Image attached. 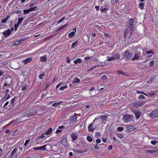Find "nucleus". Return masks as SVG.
<instances>
[{"mask_svg": "<svg viewBox=\"0 0 158 158\" xmlns=\"http://www.w3.org/2000/svg\"><path fill=\"white\" fill-rule=\"evenodd\" d=\"M138 98L139 99H144L145 98V97L143 95H140L138 96Z\"/></svg>", "mask_w": 158, "mask_h": 158, "instance_id": "nucleus-42", "label": "nucleus"}, {"mask_svg": "<svg viewBox=\"0 0 158 158\" xmlns=\"http://www.w3.org/2000/svg\"><path fill=\"white\" fill-rule=\"evenodd\" d=\"M46 134H45V133H43L40 136V137L41 138H43L45 137V135Z\"/></svg>", "mask_w": 158, "mask_h": 158, "instance_id": "nucleus-58", "label": "nucleus"}, {"mask_svg": "<svg viewBox=\"0 0 158 158\" xmlns=\"http://www.w3.org/2000/svg\"><path fill=\"white\" fill-rule=\"evenodd\" d=\"M45 76V73L44 72L42 74H40L39 76V78L40 79H42L43 77Z\"/></svg>", "mask_w": 158, "mask_h": 158, "instance_id": "nucleus-36", "label": "nucleus"}, {"mask_svg": "<svg viewBox=\"0 0 158 158\" xmlns=\"http://www.w3.org/2000/svg\"><path fill=\"white\" fill-rule=\"evenodd\" d=\"M77 118V117L73 115L71 117V119L73 121L76 120Z\"/></svg>", "mask_w": 158, "mask_h": 158, "instance_id": "nucleus-45", "label": "nucleus"}, {"mask_svg": "<svg viewBox=\"0 0 158 158\" xmlns=\"http://www.w3.org/2000/svg\"><path fill=\"white\" fill-rule=\"evenodd\" d=\"M32 59V57H29L24 60L23 62L24 63V64H26L31 62Z\"/></svg>", "mask_w": 158, "mask_h": 158, "instance_id": "nucleus-9", "label": "nucleus"}, {"mask_svg": "<svg viewBox=\"0 0 158 158\" xmlns=\"http://www.w3.org/2000/svg\"><path fill=\"white\" fill-rule=\"evenodd\" d=\"M149 116L152 118H155L158 117V108L156 109L151 112L149 114Z\"/></svg>", "mask_w": 158, "mask_h": 158, "instance_id": "nucleus-4", "label": "nucleus"}, {"mask_svg": "<svg viewBox=\"0 0 158 158\" xmlns=\"http://www.w3.org/2000/svg\"><path fill=\"white\" fill-rule=\"evenodd\" d=\"M114 60V56H112L109 57L108 56L107 57V61H111L112 60Z\"/></svg>", "mask_w": 158, "mask_h": 158, "instance_id": "nucleus-31", "label": "nucleus"}, {"mask_svg": "<svg viewBox=\"0 0 158 158\" xmlns=\"http://www.w3.org/2000/svg\"><path fill=\"white\" fill-rule=\"evenodd\" d=\"M154 61L153 60L151 61L149 64L150 66H152L154 65Z\"/></svg>", "mask_w": 158, "mask_h": 158, "instance_id": "nucleus-62", "label": "nucleus"}, {"mask_svg": "<svg viewBox=\"0 0 158 158\" xmlns=\"http://www.w3.org/2000/svg\"><path fill=\"white\" fill-rule=\"evenodd\" d=\"M101 142V140L100 139H98L96 140V143H100Z\"/></svg>", "mask_w": 158, "mask_h": 158, "instance_id": "nucleus-64", "label": "nucleus"}, {"mask_svg": "<svg viewBox=\"0 0 158 158\" xmlns=\"http://www.w3.org/2000/svg\"><path fill=\"white\" fill-rule=\"evenodd\" d=\"M46 146V145H45L41 147H38V150H44L45 149V147Z\"/></svg>", "mask_w": 158, "mask_h": 158, "instance_id": "nucleus-39", "label": "nucleus"}, {"mask_svg": "<svg viewBox=\"0 0 158 158\" xmlns=\"http://www.w3.org/2000/svg\"><path fill=\"white\" fill-rule=\"evenodd\" d=\"M117 130L118 131L121 132L123 130V128L122 127H119L117 128Z\"/></svg>", "mask_w": 158, "mask_h": 158, "instance_id": "nucleus-44", "label": "nucleus"}, {"mask_svg": "<svg viewBox=\"0 0 158 158\" xmlns=\"http://www.w3.org/2000/svg\"><path fill=\"white\" fill-rule=\"evenodd\" d=\"M62 103V101H60L58 102H56L54 103H53L52 105V106L54 107H56L58 105H59L60 104H61Z\"/></svg>", "mask_w": 158, "mask_h": 158, "instance_id": "nucleus-28", "label": "nucleus"}, {"mask_svg": "<svg viewBox=\"0 0 158 158\" xmlns=\"http://www.w3.org/2000/svg\"><path fill=\"white\" fill-rule=\"evenodd\" d=\"M75 34V33L74 32L72 31L69 34L68 36L69 38H71L74 36Z\"/></svg>", "mask_w": 158, "mask_h": 158, "instance_id": "nucleus-30", "label": "nucleus"}, {"mask_svg": "<svg viewBox=\"0 0 158 158\" xmlns=\"http://www.w3.org/2000/svg\"><path fill=\"white\" fill-rule=\"evenodd\" d=\"M23 12V14L24 15H26L29 13L30 12H31V11H30V9H29L28 10H24Z\"/></svg>", "mask_w": 158, "mask_h": 158, "instance_id": "nucleus-32", "label": "nucleus"}, {"mask_svg": "<svg viewBox=\"0 0 158 158\" xmlns=\"http://www.w3.org/2000/svg\"><path fill=\"white\" fill-rule=\"evenodd\" d=\"M139 55L138 54H135V55L132 58L131 60H137L139 59Z\"/></svg>", "mask_w": 158, "mask_h": 158, "instance_id": "nucleus-23", "label": "nucleus"}, {"mask_svg": "<svg viewBox=\"0 0 158 158\" xmlns=\"http://www.w3.org/2000/svg\"><path fill=\"white\" fill-rule=\"evenodd\" d=\"M147 152H149L151 153H152L154 152H156V151L155 150H147Z\"/></svg>", "mask_w": 158, "mask_h": 158, "instance_id": "nucleus-56", "label": "nucleus"}, {"mask_svg": "<svg viewBox=\"0 0 158 158\" xmlns=\"http://www.w3.org/2000/svg\"><path fill=\"white\" fill-rule=\"evenodd\" d=\"M96 119V118L88 126V130L89 131L93 132L96 128L95 127H93V125L94 124V121Z\"/></svg>", "mask_w": 158, "mask_h": 158, "instance_id": "nucleus-5", "label": "nucleus"}, {"mask_svg": "<svg viewBox=\"0 0 158 158\" xmlns=\"http://www.w3.org/2000/svg\"><path fill=\"white\" fill-rule=\"evenodd\" d=\"M145 52L147 54L150 53L153 54H154L152 50H150L149 51H147Z\"/></svg>", "mask_w": 158, "mask_h": 158, "instance_id": "nucleus-47", "label": "nucleus"}, {"mask_svg": "<svg viewBox=\"0 0 158 158\" xmlns=\"http://www.w3.org/2000/svg\"><path fill=\"white\" fill-rule=\"evenodd\" d=\"M86 139L89 142H91L92 141V138L89 136H88L86 137Z\"/></svg>", "mask_w": 158, "mask_h": 158, "instance_id": "nucleus-35", "label": "nucleus"}, {"mask_svg": "<svg viewBox=\"0 0 158 158\" xmlns=\"http://www.w3.org/2000/svg\"><path fill=\"white\" fill-rule=\"evenodd\" d=\"M67 143V140L66 137H64L60 140V143L62 145H65V144Z\"/></svg>", "mask_w": 158, "mask_h": 158, "instance_id": "nucleus-10", "label": "nucleus"}, {"mask_svg": "<svg viewBox=\"0 0 158 158\" xmlns=\"http://www.w3.org/2000/svg\"><path fill=\"white\" fill-rule=\"evenodd\" d=\"M71 136L73 140H76L78 138V135L76 132H73L71 134Z\"/></svg>", "mask_w": 158, "mask_h": 158, "instance_id": "nucleus-8", "label": "nucleus"}, {"mask_svg": "<svg viewBox=\"0 0 158 158\" xmlns=\"http://www.w3.org/2000/svg\"><path fill=\"white\" fill-rule=\"evenodd\" d=\"M78 42V40H77L74 43H73L71 45V48H73L74 47H76L77 46Z\"/></svg>", "mask_w": 158, "mask_h": 158, "instance_id": "nucleus-25", "label": "nucleus"}, {"mask_svg": "<svg viewBox=\"0 0 158 158\" xmlns=\"http://www.w3.org/2000/svg\"><path fill=\"white\" fill-rule=\"evenodd\" d=\"M47 57L46 56H41L40 57V61L41 62H45L47 61Z\"/></svg>", "mask_w": 158, "mask_h": 158, "instance_id": "nucleus-20", "label": "nucleus"}, {"mask_svg": "<svg viewBox=\"0 0 158 158\" xmlns=\"http://www.w3.org/2000/svg\"><path fill=\"white\" fill-rule=\"evenodd\" d=\"M108 10V9L107 8H104L100 9L102 13L106 12Z\"/></svg>", "mask_w": 158, "mask_h": 158, "instance_id": "nucleus-37", "label": "nucleus"}, {"mask_svg": "<svg viewBox=\"0 0 158 158\" xmlns=\"http://www.w3.org/2000/svg\"><path fill=\"white\" fill-rule=\"evenodd\" d=\"M117 137L120 139L122 138L123 137V136L121 134L119 133L117 135Z\"/></svg>", "mask_w": 158, "mask_h": 158, "instance_id": "nucleus-52", "label": "nucleus"}, {"mask_svg": "<svg viewBox=\"0 0 158 158\" xmlns=\"http://www.w3.org/2000/svg\"><path fill=\"white\" fill-rule=\"evenodd\" d=\"M9 16H7L6 18L2 19L1 21V22L2 23H6L9 19Z\"/></svg>", "mask_w": 158, "mask_h": 158, "instance_id": "nucleus-27", "label": "nucleus"}, {"mask_svg": "<svg viewBox=\"0 0 158 158\" xmlns=\"http://www.w3.org/2000/svg\"><path fill=\"white\" fill-rule=\"evenodd\" d=\"M17 150V148H15L13 151H12L11 153V154L12 156H13L15 153L16 152Z\"/></svg>", "mask_w": 158, "mask_h": 158, "instance_id": "nucleus-33", "label": "nucleus"}, {"mask_svg": "<svg viewBox=\"0 0 158 158\" xmlns=\"http://www.w3.org/2000/svg\"><path fill=\"white\" fill-rule=\"evenodd\" d=\"M80 82V80L78 78H74L72 82V84H73L75 83H78Z\"/></svg>", "mask_w": 158, "mask_h": 158, "instance_id": "nucleus-19", "label": "nucleus"}, {"mask_svg": "<svg viewBox=\"0 0 158 158\" xmlns=\"http://www.w3.org/2000/svg\"><path fill=\"white\" fill-rule=\"evenodd\" d=\"M64 128V126H59L57 129L56 133H58L61 132L63 131V129Z\"/></svg>", "mask_w": 158, "mask_h": 158, "instance_id": "nucleus-13", "label": "nucleus"}, {"mask_svg": "<svg viewBox=\"0 0 158 158\" xmlns=\"http://www.w3.org/2000/svg\"><path fill=\"white\" fill-rule=\"evenodd\" d=\"M155 94V93L154 92V91H151L150 92H149V96H154Z\"/></svg>", "mask_w": 158, "mask_h": 158, "instance_id": "nucleus-46", "label": "nucleus"}, {"mask_svg": "<svg viewBox=\"0 0 158 158\" xmlns=\"http://www.w3.org/2000/svg\"><path fill=\"white\" fill-rule=\"evenodd\" d=\"M134 129V127L133 126H130L127 128V131L130 132L132 131Z\"/></svg>", "mask_w": 158, "mask_h": 158, "instance_id": "nucleus-16", "label": "nucleus"}, {"mask_svg": "<svg viewBox=\"0 0 158 158\" xmlns=\"http://www.w3.org/2000/svg\"><path fill=\"white\" fill-rule=\"evenodd\" d=\"M67 24H65V25H64L62 27L59 28L57 30L58 31H59L60 30H61L62 29L64 28V27H66L67 26Z\"/></svg>", "mask_w": 158, "mask_h": 158, "instance_id": "nucleus-53", "label": "nucleus"}, {"mask_svg": "<svg viewBox=\"0 0 158 158\" xmlns=\"http://www.w3.org/2000/svg\"><path fill=\"white\" fill-rule=\"evenodd\" d=\"M70 62V58L68 56L66 57V62L67 63H69Z\"/></svg>", "mask_w": 158, "mask_h": 158, "instance_id": "nucleus-57", "label": "nucleus"}, {"mask_svg": "<svg viewBox=\"0 0 158 158\" xmlns=\"http://www.w3.org/2000/svg\"><path fill=\"white\" fill-rule=\"evenodd\" d=\"M29 141L30 140H26L24 144V146H25V147H26L27 146Z\"/></svg>", "mask_w": 158, "mask_h": 158, "instance_id": "nucleus-50", "label": "nucleus"}, {"mask_svg": "<svg viewBox=\"0 0 158 158\" xmlns=\"http://www.w3.org/2000/svg\"><path fill=\"white\" fill-rule=\"evenodd\" d=\"M37 6H35L33 7L30 8L31 11H32L34 10H37Z\"/></svg>", "mask_w": 158, "mask_h": 158, "instance_id": "nucleus-41", "label": "nucleus"}, {"mask_svg": "<svg viewBox=\"0 0 158 158\" xmlns=\"http://www.w3.org/2000/svg\"><path fill=\"white\" fill-rule=\"evenodd\" d=\"M137 102V107L143 106L146 103V102L142 101H139Z\"/></svg>", "mask_w": 158, "mask_h": 158, "instance_id": "nucleus-12", "label": "nucleus"}, {"mask_svg": "<svg viewBox=\"0 0 158 158\" xmlns=\"http://www.w3.org/2000/svg\"><path fill=\"white\" fill-rule=\"evenodd\" d=\"M101 79L102 80H104L105 79H107V77L106 75H103L102 77H101Z\"/></svg>", "mask_w": 158, "mask_h": 158, "instance_id": "nucleus-54", "label": "nucleus"}, {"mask_svg": "<svg viewBox=\"0 0 158 158\" xmlns=\"http://www.w3.org/2000/svg\"><path fill=\"white\" fill-rule=\"evenodd\" d=\"M100 118L102 121H106L107 119V116L106 115H101Z\"/></svg>", "mask_w": 158, "mask_h": 158, "instance_id": "nucleus-17", "label": "nucleus"}, {"mask_svg": "<svg viewBox=\"0 0 158 158\" xmlns=\"http://www.w3.org/2000/svg\"><path fill=\"white\" fill-rule=\"evenodd\" d=\"M24 18H23V17H22L20 18H19V19H18V21L20 23H21V22L24 19Z\"/></svg>", "mask_w": 158, "mask_h": 158, "instance_id": "nucleus-61", "label": "nucleus"}, {"mask_svg": "<svg viewBox=\"0 0 158 158\" xmlns=\"http://www.w3.org/2000/svg\"><path fill=\"white\" fill-rule=\"evenodd\" d=\"M154 79V78L153 77H152L149 79V80L147 82L149 83H151Z\"/></svg>", "mask_w": 158, "mask_h": 158, "instance_id": "nucleus-49", "label": "nucleus"}, {"mask_svg": "<svg viewBox=\"0 0 158 158\" xmlns=\"http://www.w3.org/2000/svg\"><path fill=\"white\" fill-rule=\"evenodd\" d=\"M132 57V53L128 50L126 51L124 53L123 58L126 60L128 61L131 59Z\"/></svg>", "mask_w": 158, "mask_h": 158, "instance_id": "nucleus-2", "label": "nucleus"}, {"mask_svg": "<svg viewBox=\"0 0 158 158\" xmlns=\"http://www.w3.org/2000/svg\"><path fill=\"white\" fill-rule=\"evenodd\" d=\"M12 78L10 77L6 78V82L8 84V85H10L12 83Z\"/></svg>", "mask_w": 158, "mask_h": 158, "instance_id": "nucleus-15", "label": "nucleus"}, {"mask_svg": "<svg viewBox=\"0 0 158 158\" xmlns=\"http://www.w3.org/2000/svg\"><path fill=\"white\" fill-rule=\"evenodd\" d=\"M151 143L152 144L155 145L157 143V141L155 140H152L151 141Z\"/></svg>", "mask_w": 158, "mask_h": 158, "instance_id": "nucleus-59", "label": "nucleus"}, {"mask_svg": "<svg viewBox=\"0 0 158 158\" xmlns=\"http://www.w3.org/2000/svg\"><path fill=\"white\" fill-rule=\"evenodd\" d=\"M134 21L135 20L134 19L131 18L127 22L128 24V27L130 28L133 27Z\"/></svg>", "mask_w": 158, "mask_h": 158, "instance_id": "nucleus-6", "label": "nucleus"}, {"mask_svg": "<svg viewBox=\"0 0 158 158\" xmlns=\"http://www.w3.org/2000/svg\"><path fill=\"white\" fill-rule=\"evenodd\" d=\"M144 7V4L143 3H140L139 5V7L141 10L143 9Z\"/></svg>", "mask_w": 158, "mask_h": 158, "instance_id": "nucleus-29", "label": "nucleus"}, {"mask_svg": "<svg viewBox=\"0 0 158 158\" xmlns=\"http://www.w3.org/2000/svg\"><path fill=\"white\" fill-rule=\"evenodd\" d=\"M52 131V128H50L47 131L45 132V134L46 135H49L51 133Z\"/></svg>", "mask_w": 158, "mask_h": 158, "instance_id": "nucleus-22", "label": "nucleus"}, {"mask_svg": "<svg viewBox=\"0 0 158 158\" xmlns=\"http://www.w3.org/2000/svg\"><path fill=\"white\" fill-rule=\"evenodd\" d=\"M27 37H25L23 38L22 39H20V40H19V41L20 43L21 44V43L23 42V41H24L25 40H27Z\"/></svg>", "mask_w": 158, "mask_h": 158, "instance_id": "nucleus-38", "label": "nucleus"}, {"mask_svg": "<svg viewBox=\"0 0 158 158\" xmlns=\"http://www.w3.org/2000/svg\"><path fill=\"white\" fill-rule=\"evenodd\" d=\"M10 98V96L9 94H6L2 99V102H4L8 99Z\"/></svg>", "mask_w": 158, "mask_h": 158, "instance_id": "nucleus-14", "label": "nucleus"}, {"mask_svg": "<svg viewBox=\"0 0 158 158\" xmlns=\"http://www.w3.org/2000/svg\"><path fill=\"white\" fill-rule=\"evenodd\" d=\"M134 118L135 117L133 115L127 114H124L122 117L123 120L125 123L131 122Z\"/></svg>", "mask_w": 158, "mask_h": 158, "instance_id": "nucleus-1", "label": "nucleus"}, {"mask_svg": "<svg viewBox=\"0 0 158 158\" xmlns=\"http://www.w3.org/2000/svg\"><path fill=\"white\" fill-rule=\"evenodd\" d=\"M129 29L128 30L129 34L130 36H131L132 33L134 31V29L133 27L130 28L129 27Z\"/></svg>", "mask_w": 158, "mask_h": 158, "instance_id": "nucleus-21", "label": "nucleus"}, {"mask_svg": "<svg viewBox=\"0 0 158 158\" xmlns=\"http://www.w3.org/2000/svg\"><path fill=\"white\" fill-rule=\"evenodd\" d=\"M101 135V132H96L95 133V137L96 138H98L100 137Z\"/></svg>", "mask_w": 158, "mask_h": 158, "instance_id": "nucleus-26", "label": "nucleus"}, {"mask_svg": "<svg viewBox=\"0 0 158 158\" xmlns=\"http://www.w3.org/2000/svg\"><path fill=\"white\" fill-rule=\"evenodd\" d=\"M67 88V87L66 85H65L64 86H61L60 88V89L61 90H64L65 89H66Z\"/></svg>", "mask_w": 158, "mask_h": 158, "instance_id": "nucleus-43", "label": "nucleus"}, {"mask_svg": "<svg viewBox=\"0 0 158 158\" xmlns=\"http://www.w3.org/2000/svg\"><path fill=\"white\" fill-rule=\"evenodd\" d=\"M120 55L119 54L116 53L115 55V57H114V59L118 60L120 59Z\"/></svg>", "mask_w": 158, "mask_h": 158, "instance_id": "nucleus-34", "label": "nucleus"}, {"mask_svg": "<svg viewBox=\"0 0 158 158\" xmlns=\"http://www.w3.org/2000/svg\"><path fill=\"white\" fill-rule=\"evenodd\" d=\"M3 34L4 36L6 37L9 35L11 34V31L10 29H8L5 32H3Z\"/></svg>", "mask_w": 158, "mask_h": 158, "instance_id": "nucleus-11", "label": "nucleus"}, {"mask_svg": "<svg viewBox=\"0 0 158 158\" xmlns=\"http://www.w3.org/2000/svg\"><path fill=\"white\" fill-rule=\"evenodd\" d=\"M137 102H134L131 103V105L134 107H137Z\"/></svg>", "mask_w": 158, "mask_h": 158, "instance_id": "nucleus-51", "label": "nucleus"}, {"mask_svg": "<svg viewBox=\"0 0 158 158\" xmlns=\"http://www.w3.org/2000/svg\"><path fill=\"white\" fill-rule=\"evenodd\" d=\"M16 98V97H15L14 98H12L10 101V105H11V106H13V105H14V103L15 101V98Z\"/></svg>", "mask_w": 158, "mask_h": 158, "instance_id": "nucleus-18", "label": "nucleus"}, {"mask_svg": "<svg viewBox=\"0 0 158 158\" xmlns=\"http://www.w3.org/2000/svg\"><path fill=\"white\" fill-rule=\"evenodd\" d=\"M64 18H65V16H64L63 17H62V18H61L59 20V21H58V23H60L64 19Z\"/></svg>", "mask_w": 158, "mask_h": 158, "instance_id": "nucleus-55", "label": "nucleus"}, {"mask_svg": "<svg viewBox=\"0 0 158 158\" xmlns=\"http://www.w3.org/2000/svg\"><path fill=\"white\" fill-rule=\"evenodd\" d=\"M133 113L134 114L135 118L137 119H139L140 117L141 112L138 110H133Z\"/></svg>", "mask_w": 158, "mask_h": 158, "instance_id": "nucleus-7", "label": "nucleus"}, {"mask_svg": "<svg viewBox=\"0 0 158 158\" xmlns=\"http://www.w3.org/2000/svg\"><path fill=\"white\" fill-rule=\"evenodd\" d=\"M37 113L36 110H31L25 112L24 115L26 117H29L35 115Z\"/></svg>", "mask_w": 158, "mask_h": 158, "instance_id": "nucleus-3", "label": "nucleus"}, {"mask_svg": "<svg viewBox=\"0 0 158 158\" xmlns=\"http://www.w3.org/2000/svg\"><path fill=\"white\" fill-rule=\"evenodd\" d=\"M9 101H7V102H6L3 107V108H5V109L7 107H6V106L9 104Z\"/></svg>", "mask_w": 158, "mask_h": 158, "instance_id": "nucleus-48", "label": "nucleus"}, {"mask_svg": "<svg viewBox=\"0 0 158 158\" xmlns=\"http://www.w3.org/2000/svg\"><path fill=\"white\" fill-rule=\"evenodd\" d=\"M81 60L80 58H77L74 61V63L75 64H77L78 63H81Z\"/></svg>", "mask_w": 158, "mask_h": 158, "instance_id": "nucleus-24", "label": "nucleus"}, {"mask_svg": "<svg viewBox=\"0 0 158 158\" xmlns=\"http://www.w3.org/2000/svg\"><path fill=\"white\" fill-rule=\"evenodd\" d=\"M20 43L19 41V40L18 41H15V42L13 44V45L14 46H17L19 44H20Z\"/></svg>", "mask_w": 158, "mask_h": 158, "instance_id": "nucleus-40", "label": "nucleus"}, {"mask_svg": "<svg viewBox=\"0 0 158 158\" xmlns=\"http://www.w3.org/2000/svg\"><path fill=\"white\" fill-rule=\"evenodd\" d=\"M27 87L26 85L23 86L22 87L21 90H25L26 89Z\"/></svg>", "mask_w": 158, "mask_h": 158, "instance_id": "nucleus-63", "label": "nucleus"}, {"mask_svg": "<svg viewBox=\"0 0 158 158\" xmlns=\"http://www.w3.org/2000/svg\"><path fill=\"white\" fill-rule=\"evenodd\" d=\"M136 92L138 94H145V93H144V92L142 91H137Z\"/></svg>", "mask_w": 158, "mask_h": 158, "instance_id": "nucleus-60", "label": "nucleus"}]
</instances>
